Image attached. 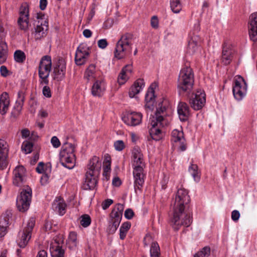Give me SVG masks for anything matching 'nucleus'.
<instances>
[{"instance_id": "50", "label": "nucleus", "mask_w": 257, "mask_h": 257, "mask_svg": "<svg viewBox=\"0 0 257 257\" xmlns=\"http://www.w3.org/2000/svg\"><path fill=\"white\" fill-rule=\"evenodd\" d=\"M114 146L116 150L118 151H122L125 147L123 142L121 140L116 141L114 143Z\"/></svg>"}, {"instance_id": "27", "label": "nucleus", "mask_w": 257, "mask_h": 257, "mask_svg": "<svg viewBox=\"0 0 257 257\" xmlns=\"http://www.w3.org/2000/svg\"><path fill=\"white\" fill-rule=\"evenodd\" d=\"M166 108L165 106H161L157 109L154 115L150 117V120L157 121L160 122V125H163L164 123L167 124L166 121L164 117V114L166 111Z\"/></svg>"}, {"instance_id": "63", "label": "nucleus", "mask_w": 257, "mask_h": 257, "mask_svg": "<svg viewBox=\"0 0 257 257\" xmlns=\"http://www.w3.org/2000/svg\"><path fill=\"white\" fill-rule=\"evenodd\" d=\"M200 24L199 22H196V23L194 24V28H193V35H196V33L200 31Z\"/></svg>"}, {"instance_id": "48", "label": "nucleus", "mask_w": 257, "mask_h": 257, "mask_svg": "<svg viewBox=\"0 0 257 257\" xmlns=\"http://www.w3.org/2000/svg\"><path fill=\"white\" fill-rule=\"evenodd\" d=\"M129 77L130 76H127L124 73H122V71H120V73H119L117 78L118 83L120 85L123 84L129 78Z\"/></svg>"}, {"instance_id": "37", "label": "nucleus", "mask_w": 257, "mask_h": 257, "mask_svg": "<svg viewBox=\"0 0 257 257\" xmlns=\"http://www.w3.org/2000/svg\"><path fill=\"white\" fill-rule=\"evenodd\" d=\"M170 7L174 13H178L182 10L180 0H170Z\"/></svg>"}, {"instance_id": "47", "label": "nucleus", "mask_w": 257, "mask_h": 257, "mask_svg": "<svg viewBox=\"0 0 257 257\" xmlns=\"http://www.w3.org/2000/svg\"><path fill=\"white\" fill-rule=\"evenodd\" d=\"M33 145L31 142H26L23 143L22 146V149L25 151L26 154H29L32 152L33 150Z\"/></svg>"}, {"instance_id": "43", "label": "nucleus", "mask_w": 257, "mask_h": 257, "mask_svg": "<svg viewBox=\"0 0 257 257\" xmlns=\"http://www.w3.org/2000/svg\"><path fill=\"white\" fill-rule=\"evenodd\" d=\"M91 219L88 214H83L80 217V223L84 228L88 227L91 223Z\"/></svg>"}, {"instance_id": "17", "label": "nucleus", "mask_w": 257, "mask_h": 257, "mask_svg": "<svg viewBox=\"0 0 257 257\" xmlns=\"http://www.w3.org/2000/svg\"><path fill=\"white\" fill-rule=\"evenodd\" d=\"M248 32L250 39L257 41V12L251 14L249 17Z\"/></svg>"}, {"instance_id": "32", "label": "nucleus", "mask_w": 257, "mask_h": 257, "mask_svg": "<svg viewBox=\"0 0 257 257\" xmlns=\"http://www.w3.org/2000/svg\"><path fill=\"white\" fill-rule=\"evenodd\" d=\"M103 82L97 80L93 84L91 88V93L93 96L100 97L104 91Z\"/></svg>"}, {"instance_id": "41", "label": "nucleus", "mask_w": 257, "mask_h": 257, "mask_svg": "<svg viewBox=\"0 0 257 257\" xmlns=\"http://www.w3.org/2000/svg\"><path fill=\"white\" fill-rule=\"evenodd\" d=\"M14 56L15 60L18 63H22L26 59V55L21 50H16L14 53Z\"/></svg>"}, {"instance_id": "4", "label": "nucleus", "mask_w": 257, "mask_h": 257, "mask_svg": "<svg viewBox=\"0 0 257 257\" xmlns=\"http://www.w3.org/2000/svg\"><path fill=\"white\" fill-rule=\"evenodd\" d=\"M134 39V35L131 33H126L121 35L115 45L114 57L119 60L131 54Z\"/></svg>"}, {"instance_id": "40", "label": "nucleus", "mask_w": 257, "mask_h": 257, "mask_svg": "<svg viewBox=\"0 0 257 257\" xmlns=\"http://www.w3.org/2000/svg\"><path fill=\"white\" fill-rule=\"evenodd\" d=\"M210 254V247L206 246L202 248L201 250L196 252L194 257H208Z\"/></svg>"}, {"instance_id": "60", "label": "nucleus", "mask_w": 257, "mask_h": 257, "mask_svg": "<svg viewBox=\"0 0 257 257\" xmlns=\"http://www.w3.org/2000/svg\"><path fill=\"white\" fill-rule=\"evenodd\" d=\"M44 163L43 162H39L36 169V171L40 174L43 173L44 172Z\"/></svg>"}, {"instance_id": "26", "label": "nucleus", "mask_w": 257, "mask_h": 257, "mask_svg": "<svg viewBox=\"0 0 257 257\" xmlns=\"http://www.w3.org/2000/svg\"><path fill=\"white\" fill-rule=\"evenodd\" d=\"M178 113L181 121L187 120L190 116V108L188 105L184 102H180L178 105Z\"/></svg>"}, {"instance_id": "53", "label": "nucleus", "mask_w": 257, "mask_h": 257, "mask_svg": "<svg viewBox=\"0 0 257 257\" xmlns=\"http://www.w3.org/2000/svg\"><path fill=\"white\" fill-rule=\"evenodd\" d=\"M124 215L126 219H131L134 215V212L132 209L128 208L124 211Z\"/></svg>"}, {"instance_id": "19", "label": "nucleus", "mask_w": 257, "mask_h": 257, "mask_svg": "<svg viewBox=\"0 0 257 257\" xmlns=\"http://www.w3.org/2000/svg\"><path fill=\"white\" fill-rule=\"evenodd\" d=\"M66 72V62L62 58L59 59L54 68V78L60 81L64 78Z\"/></svg>"}, {"instance_id": "5", "label": "nucleus", "mask_w": 257, "mask_h": 257, "mask_svg": "<svg viewBox=\"0 0 257 257\" xmlns=\"http://www.w3.org/2000/svg\"><path fill=\"white\" fill-rule=\"evenodd\" d=\"M75 146L71 143H64L60 152V162L64 167L71 169L75 165Z\"/></svg>"}, {"instance_id": "46", "label": "nucleus", "mask_w": 257, "mask_h": 257, "mask_svg": "<svg viewBox=\"0 0 257 257\" xmlns=\"http://www.w3.org/2000/svg\"><path fill=\"white\" fill-rule=\"evenodd\" d=\"M23 107L15 104L11 112V117L16 119L21 113Z\"/></svg>"}, {"instance_id": "15", "label": "nucleus", "mask_w": 257, "mask_h": 257, "mask_svg": "<svg viewBox=\"0 0 257 257\" xmlns=\"http://www.w3.org/2000/svg\"><path fill=\"white\" fill-rule=\"evenodd\" d=\"M34 25V37L35 40H38L44 37L48 30V20H44L43 22L38 21L35 22Z\"/></svg>"}, {"instance_id": "31", "label": "nucleus", "mask_w": 257, "mask_h": 257, "mask_svg": "<svg viewBox=\"0 0 257 257\" xmlns=\"http://www.w3.org/2000/svg\"><path fill=\"white\" fill-rule=\"evenodd\" d=\"M66 206V204L61 198L55 200L52 204L53 209L60 215H63L65 213Z\"/></svg>"}, {"instance_id": "55", "label": "nucleus", "mask_w": 257, "mask_h": 257, "mask_svg": "<svg viewBox=\"0 0 257 257\" xmlns=\"http://www.w3.org/2000/svg\"><path fill=\"white\" fill-rule=\"evenodd\" d=\"M159 21L157 16H154L152 17L151 20V26L155 29H157L158 27Z\"/></svg>"}, {"instance_id": "61", "label": "nucleus", "mask_w": 257, "mask_h": 257, "mask_svg": "<svg viewBox=\"0 0 257 257\" xmlns=\"http://www.w3.org/2000/svg\"><path fill=\"white\" fill-rule=\"evenodd\" d=\"M0 72L2 76L6 77L8 74V70L5 66H2L0 68Z\"/></svg>"}, {"instance_id": "45", "label": "nucleus", "mask_w": 257, "mask_h": 257, "mask_svg": "<svg viewBox=\"0 0 257 257\" xmlns=\"http://www.w3.org/2000/svg\"><path fill=\"white\" fill-rule=\"evenodd\" d=\"M25 100V93L23 90L19 91L18 93V97L16 102V104L17 105L23 107L24 102Z\"/></svg>"}, {"instance_id": "13", "label": "nucleus", "mask_w": 257, "mask_h": 257, "mask_svg": "<svg viewBox=\"0 0 257 257\" xmlns=\"http://www.w3.org/2000/svg\"><path fill=\"white\" fill-rule=\"evenodd\" d=\"M171 140L177 144L178 150L184 151L186 150L187 143L182 128L180 131L175 129L172 131Z\"/></svg>"}, {"instance_id": "57", "label": "nucleus", "mask_w": 257, "mask_h": 257, "mask_svg": "<svg viewBox=\"0 0 257 257\" xmlns=\"http://www.w3.org/2000/svg\"><path fill=\"white\" fill-rule=\"evenodd\" d=\"M240 217V213L238 211L234 210L231 212V219L236 222L238 221Z\"/></svg>"}, {"instance_id": "7", "label": "nucleus", "mask_w": 257, "mask_h": 257, "mask_svg": "<svg viewBox=\"0 0 257 257\" xmlns=\"http://www.w3.org/2000/svg\"><path fill=\"white\" fill-rule=\"evenodd\" d=\"M247 90V84L244 78L240 75L234 77L232 88L233 94L237 100H241L245 95Z\"/></svg>"}, {"instance_id": "42", "label": "nucleus", "mask_w": 257, "mask_h": 257, "mask_svg": "<svg viewBox=\"0 0 257 257\" xmlns=\"http://www.w3.org/2000/svg\"><path fill=\"white\" fill-rule=\"evenodd\" d=\"M23 18H29V6L27 3L23 4L20 9V17Z\"/></svg>"}, {"instance_id": "64", "label": "nucleus", "mask_w": 257, "mask_h": 257, "mask_svg": "<svg viewBox=\"0 0 257 257\" xmlns=\"http://www.w3.org/2000/svg\"><path fill=\"white\" fill-rule=\"evenodd\" d=\"M36 257H47V252L45 250L39 251Z\"/></svg>"}, {"instance_id": "38", "label": "nucleus", "mask_w": 257, "mask_h": 257, "mask_svg": "<svg viewBox=\"0 0 257 257\" xmlns=\"http://www.w3.org/2000/svg\"><path fill=\"white\" fill-rule=\"evenodd\" d=\"M29 18H19L18 23L21 30L24 31H26L28 30L29 24Z\"/></svg>"}, {"instance_id": "51", "label": "nucleus", "mask_w": 257, "mask_h": 257, "mask_svg": "<svg viewBox=\"0 0 257 257\" xmlns=\"http://www.w3.org/2000/svg\"><path fill=\"white\" fill-rule=\"evenodd\" d=\"M121 71H122V73H124L127 76H130V75L132 74V71H133L132 65H125L122 68Z\"/></svg>"}, {"instance_id": "62", "label": "nucleus", "mask_w": 257, "mask_h": 257, "mask_svg": "<svg viewBox=\"0 0 257 257\" xmlns=\"http://www.w3.org/2000/svg\"><path fill=\"white\" fill-rule=\"evenodd\" d=\"M47 4H48L47 0H40V5H39L40 9L41 10L44 11V10L46 9Z\"/></svg>"}, {"instance_id": "22", "label": "nucleus", "mask_w": 257, "mask_h": 257, "mask_svg": "<svg viewBox=\"0 0 257 257\" xmlns=\"http://www.w3.org/2000/svg\"><path fill=\"white\" fill-rule=\"evenodd\" d=\"M99 174H96L94 176V174L86 172L85 174V178L84 182L83 184V188L84 190H92L93 189L97 183V178Z\"/></svg>"}, {"instance_id": "2", "label": "nucleus", "mask_w": 257, "mask_h": 257, "mask_svg": "<svg viewBox=\"0 0 257 257\" xmlns=\"http://www.w3.org/2000/svg\"><path fill=\"white\" fill-rule=\"evenodd\" d=\"M132 157L134 161L133 175L134 178V188L136 192L137 190L141 191L144 184L145 174L144 168L145 163L144 161V156L141 149L139 147H135L132 151Z\"/></svg>"}, {"instance_id": "11", "label": "nucleus", "mask_w": 257, "mask_h": 257, "mask_svg": "<svg viewBox=\"0 0 257 257\" xmlns=\"http://www.w3.org/2000/svg\"><path fill=\"white\" fill-rule=\"evenodd\" d=\"M35 224V220L31 218L28 221L27 226L24 228L21 233L20 232V240L19 241V245L21 248H24L28 243L31 237L32 231Z\"/></svg>"}, {"instance_id": "44", "label": "nucleus", "mask_w": 257, "mask_h": 257, "mask_svg": "<svg viewBox=\"0 0 257 257\" xmlns=\"http://www.w3.org/2000/svg\"><path fill=\"white\" fill-rule=\"evenodd\" d=\"M95 72V66L94 64L90 65L85 72L84 78H86L87 80L90 79L91 77H94L93 75Z\"/></svg>"}, {"instance_id": "56", "label": "nucleus", "mask_w": 257, "mask_h": 257, "mask_svg": "<svg viewBox=\"0 0 257 257\" xmlns=\"http://www.w3.org/2000/svg\"><path fill=\"white\" fill-rule=\"evenodd\" d=\"M43 95L48 97L50 98L51 97V92L50 88L49 86H45L43 88Z\"/></svg>"}, {"instance_id": "25", "label": "nucleus", "mask_w": 257, "mask_h": 257, "mask_svg": "<svg viewBox=\"0 0 257 257\" xmlns=\"http://www.w3.org/2000/svg\"><path fill=\"white\" fill-rule=\"evenodd\" d=\"M11 215L12 214L10 212L6 211L0 217V235L1 236H4L6 234Z\"/></svg>"}, {"instance_id": "49", "label": "nucleus", "mask_w": 257, "mask_h": 257, "mask_svg": "<svg viewBox=\"0 0 257 257\" xmlns=\"http://www.w3.org/2000/svg\"><path fill=\"white\" fill-rule=\"evenodd\" d=\"M69 240L73 246H76L77 245V233L74 231L71 232L69 234Z\"/></svg>"}, {"instance_id": "24", "label": "nucleus", "mask_w": 257, "mask_h": 257, "mask_svg": "<svg viewBox=\"0 0 257 257\" xmlns=\"http://www.w3.org/2000/svg\"><path fill=\"white\" fill-rule=\"evenodd\" d=\"M156 83H152L149 87L147 93L145 96V100L146 103L145 107L150 110L154 108V102L155 100V90L154 88L156 87Z\"/></svg>"}, {"instance_id": "54", "label": "nucleus", "mask_w": 257, "mask_h": 257, "mask_svg": "<svg viewBox=\"0 0 257 257\" xmlns=\"http://www.w3.org/2000/svg\"><path fill=\"white\" fill-rule=\"evenodd\" d=\"M51 142L53 146L55 148H58L61 145L59 139L56 136H54L51 138Z\"/></svg>"}, {"instance_id": "1", "label": "nucleus", "mask_w": 257, "mask_h": 257, "mask_svg": "<svg viewBox=\"0 0 257 257\" xmlns=\"http://www.w3.org/2000/svg\"><path fill=\"white\" fill-rule=\"evenodd\" d=\"M190 201L188 191L184 188L178 189L171 204L173 209L171 225L174 230L177 231L181 226L188 227L191 224L192 217L185 209Z\"/></svg>"}, {"instance_id": "3", "label": "nucleus", "mask_w": 257, "mask_h": 257, "mask_svg": "<svg viewBox=\"0 0 257 257\" xmlns=\"http://www.w3.org/2000/svg\"><path fill=\"white\" fill-rule=\"evenodd\" d=\"M194 82V73L190 67L181 69L177 81V88L180 94L188 95L192 88Z\"/></svg>"}, {"instance_id": "39", "label": "nucleus", "mask_w": 257, "mask_h": 257, "mask_svg": "<svg viewBox=\"0 0 257 257\" xmlns=\"http://www.w3.org/2000/svg\"><path fill=\"white\" fill-rule=\"evenodd\" d=\"M52 249L53 250H52L51 248H50L53 257H64V250L61 246L57 245L56 247H53Z\"/></svg>"}, {"instance_id": "18", "label": "nucleus", "mask_w": 257, "mask_h": 257, "mask_svg": "<svg viewBox=\"0 0 257 257\" xmlns=\"http://www.w3.org/2000/svg\"><path fill=\"white\" fill-rule=\"evenodd\" d=\"M150 123L151 127L150 128L149 133L151 139L156 141L160 140L162 138L161 127L166 125L165 123L163 125H160V122L151 120H150Z\"/></svg>"}, {"instance_id": "52", "label": "nucleus", "mask_w": 257, "mask_h": 257, "mask_svg": "<svg viewBox=\"0 0 257 257\" xmlns=\"http://www.w3.org/2000/svg\"><path fill=\"white\" fill-rule=\"evenodd\" d=\"M106 163L107 164L104 167L103 175L106 177L107 174L110 172L111 169V162L109 160H106Z\"/></svg>"}, {"instance_id": "9", "label": "nucleus", "mask_w": 257, "mask_h": 257, "mask_svg": "<svg viewBox=\"0 0 257 257\" xmlns=\"http://www.w3.org/2000/svg\"><path fill=\"white\" fill-rule=\"evenodd\" d=\"M124 206L122 204L118 203L112 210L110 213L111 221H110L109 231L114 233L119 226L121 220Z\"/></svg>"}, {"instance_id": "8", "label": "nucleus", "mask_w": 257, "mask_h": 257, "mask_svg": "<svg viewBox=\"0 0 257 257\" xmlns=\"http://www.w3.org/2000/svg\"><path fill=\"white\" fill-rule=\"evenodd\" d=\"M51 57L48 56H43L40 61L39 66V76L42 80L40 82L41 84H48V78L51 70Z\"/></svg>"}, {"instance_id": "29", "label": "nucleus", "mask_w": 257, "mask_h": 257, "mask_svg": "<svg viewBox=\"0 0 257 257\" xmlns=\"http://www.w3.org/2000/svg\"><path fill=\"white\" fill-rule=\"evenodd\" d=\"M145 86L144 80L143 79H138L130 88L129 91V96L131 98H133L138 94Z\"/></svg>"}, {"instance_id": "35", "label": "nucleus", "mask_w": 257, "mask_h": 257, "mask_svg": "<svg viewBox=\"0 0 257 257\" xmlns=\"http://www.w3.org/2000/svg\"><path fill=\"white\" fill-rule=\"evenodd\" d=\"M131 226V223L128 221H126L122 224L119 229V237L121 239H123L125 237L126 233Z\"/></svg>"}, {"instance_id": "12", "label": "nucleus", "mask_w": 257, "mask_h": 257, "mask_svg": "<svg viewBox=\"0 0 257 257\" xmlns=\"http://www.w3.org/2000/svg\"><path fill=\"white\" fill-rule=\"evenodd\" d=\"M27 180L26 170L23 166H17L13 171V184L20 186Z\"/></svg>"}, {"instance_id": "20", "label": "nucleus", "mask_w": 257, "mask_h": 257, "mask_svg": "<svg viewBox=\"0 0 257 257\" xmlns=\"http://www.w3.org/2000/svg\"><path fill=\"white\" fill-rule=\"evenodd\" d=\"M201 42V38L197 35L192 36L188 42L187 53L193 55L200 50Z\"/></svg>"}, {"instance_id": "21", "label": "nucleus", "mask_w": 257, "mask_h": 257, "mask_svg": "<svg viewBox=\"0 0 257 257\" xmlns=\"http://www.w3.org/2000/svg\"><path fill=\"white\" fill-rule=\"evenodd\" d=\"M8 145L7 143L0 139V169H4L7 167L6 159L8 156Z\"/></svg>"}, {"instance_id": "16", "label": "nucleus", "mask_w": 257, "mask_h": 257, "mask_svg": "<svg viewBox=\"0 0 257 257\" xmlns=\"http://www.w3.org/2000/svg\"><path fill=\"white\" fill-rule=\"evenodd\" d=\"M142 119V114L136 112H127L122 117L123 122L131 126H136L140 124Z\"/></svg>"}, {"instance_id": "59", "label": "nucleus", "mask_w": 257, "mask_h": 257, "mask_svg": "<svg viewBox=\"0 0 257 257\" xmlns=\"http://www.w3.org/2000/svg\"><path fill=\"white\" fill-rule=\"evenodd\" d=\"M113 200L110 199H107L105 200L104 202L102 203V207L103 209L105 210L107 208H108L109 206L112 204Z\"/></svg>"}, {"instance_id": "33", "label": "nucleus", "mask_w": 257, "mask_h": 257, "mask_svg": "<svg viewBox=\"0 0 257 257\" xmlns=\"http://www.w3.org/2000/svg\"><path fill=\"white\" fill-rule=\"evenodd\" d=\"M8 46L5 42H0V64L4 63L8 57Z\"/></svg>"}, {"instance_id": "6", "label": "nucleus", "mask_w": 257, "mask_h": 257, "mask_svg": "<svg viewBox=\"0 0 257 257\" xmlns=\"http://www.w3.org/2000/svg\"><path fill=\"white\" fill-rule=\"evenodd\" d=\"M32 194L31 188L28 186L26 189H23L18 196L16 205L20 211L24 212L29 209L31 202Z\"/></svg>"}, {"instance_id": "34", "label": "nucleus", "mask_w": 257, "mask_h": 257, "mask_svg": "<svg viewBox=\"0 0 257 257\" xmlns=\"http://www.w3.org/2000/svg\"><path fill=\"white\" fill-rule=\"evenodd\" d=\"M189 172L193 177L194 180L198 182L200 179V174L198 172V166L196 164H191L188 169Z\"/></svg>"}, {"instance_id": "58", "label": "nucleus", "mask_w": 257, "mask_h": 257, "mask_svg": "<svg viewBox=\"0 0 257 257\" xmlns=\"http://www.w3.org/2000/svg\"><path fill=\"white\" fill-rule=\"evenodd\" d=\"M98 46L101 49L105 48L108 45V43L106 39H100L98 41Z\"/></svg>"}, {"instance_id": "30", "label": "nucleus", "mask_w": 257, "mask_h": 257, "mask_svg": "<svg viewBox=\"0 0 257 257\" xmlns=\"http://www.w3.org/2000/svg\"><path fill=\"white\" fill-rule=\"evenodd\" d=\"M10 104L9 94L7 92H3L0 97V113L4 115L8 110Z\"/></svg>"}, {"instance_id": "36", "label": "nucleus", "mask_w": 257, "mask_h": 257, "mask_svg": "<svg viewBox=\"0 0 257 257\" xmlns=\"http://www.w3.org/2000/svg\"><path fill=\"white\" fill-rule=\"evenodd\" d=\"M151 257H160V247L157 242H153L150 248Z\"/></svg>"}, {"instance_id": "23", "label": "nucleus", "mask_w": 257, "mask_h": 257, "mask_svg": "<svg viewBox=\"0 0 257 257\" xmlns=\"http://www.w3.org/2000/svg\"><path fill=\"white\" fill-rule=\"evenodd\" d=\"M101 163L98 157L94 156L90 159L87 165L88 171L86 172L96 174H99L101 170Z\"/></svg>"}, {"instance_id": "28", "label": "nucleus", "mask_w": 257, "mask_h": 257, "mask_svg": "<svg viewBox=\"0 0 257 257\" xmlns=\"http://www.w3.org/2000/svg\"><path fill=\"white\" fill-rule=\"evenodd\" d=\"M232 50L226 43L223 45L222 52V62L225 65L229 64L232 60Z\"/></svg>"}, {"instance_id": "10", "label": "nucleus", "mask_w": 257, "mask_h": 257, "mask_svg": "<svg viewBox=\"0 0 257 257\" xmlns=\"http://www.w3.org/2000/svg\"><path fill=\"white\" fill-rule=\"evenodd\" d=\"M206 103V94L203 90H198L193 93L189 99V103L192 108L199 110L202 108Z\"/></svg>"}, {"instance_id": "14", "label": "nucleus", "mask_w": 257, "mask_h": 257, "mask_svg": "<svg viewBox=\"0 0 257 257\" xmlns=\"http://www.w3.org/2000/svg\"><path fill=\"white\" fill-rule=\"evenodd\" d=\"M88 50V47L85 44H81L78 47L75 57V61L77 65L85 63L86 59L89 54Z\"/></svg>"}]
</instances>
